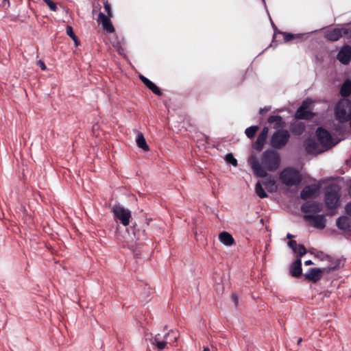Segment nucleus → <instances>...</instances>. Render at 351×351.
Returning <instances> with one entry per match:
<instances>
[{
  "label": "nucleus",
  "mask_w": 351,
  "mask_h": 351,
  "mask_svg": "<svg viewBox=\"0 0 351 351\" xmlns=\"http://www.w3.org/2000/svg\"><path fill=\"white\" fill-rule=\"evenodd\" d=\"M66 32L75 42L77 43V38L73 32V28L70 25H67L66 28Z\"/></svg>",
  "instance_id": "obj_36"
},
{
  "label": "nucleus",
  "mask_w": 351,
  "mask_h": 351,
  "mask_svg": "<svg viewBox=\"0 0 351 351\" xmlns=\"http://www.w3.org/2000/svg\"><path fill=\"white\" fill-rule=\"evenodd\" d=\"M266 139H267V137L258 134L256 141L254 142V143L252 145L253 149L258 152H261L264 147Z\"/></svg>",
  "instance_id": "obj_25"
},
{
  "label": "nucleus",
  "mask_w": 351,
  "mask_h": 351,
  "mask_svg": "<svg viewBox=\"0 0 351 351\" xmlns=\"http://www.w3.org/2000/svg\"><path fill=\"white\" fill-rule=\"evenodd\" d=\"M178 337V331L171 330L168 332L165 336V339L168 341V343H175Z\"/></svg>",
  "instance_id": "obj_27"
},
{
  "label": "nucleus",
  "mask_w": 351,
  "mask_h": 351,
  "mask_svg": "<svg viewBox=\"0 0 351 351\" xmlns=\"http://www.w3.org/2000/svg\"><path fill=\"white\" fill-rule=\"evenodd\" d=\"M267 122L270 124L274 123L273 128L276 130L284 129L286 125L282 117L279 115L269 116L267 119Z\"/></svg>",
  "instance_id": "obj_16"
},
{
  "label": "nucleus",
  "mask_w": 351,
  "mask_h": 351,
  "mask_svg": "<svg viewBox=\"0 0 351 351\" xmlns=\"http://www.w3.org/2000/svg\"><path fill=\"white\" fill-rule=\"evenodd\" d=\"M123 51V49H119V53H120V54H122V51Z\"/></svg>",
  "instance_id": "obj_51"
},
{
  "label": "nucleus",
  "mask_w": 351,
  "mask_h": 351,
  "mask_svg": "<svg viewBox=\"0 0 351 351\" xmlns=\"http://www.w3.org/2000/svg\"><path fill=\"white\" fill-rule=\"evenodd\" d=\"M306 129V125L303 122L295 121L291 123L290 131L291 133L296 136H300L303 134Z\"/></svg>",
  "instance_id": "obj_20"
},
{
  "label": "nucleus",
  "mask_w": 351,
  "mask_h": 351,
  "mask_svg": "<svg viewBox=\"0 0 351 351\" xmlns=\"http://www.w3.org/2000/svg\"><path fill=\"white\" fill-rule=\"evenodd\" d=\"M341 264V260L335 261V265L327 266L323 268H311L308 273L305 274L304 276L308 281L314 283L318 282L322 277L324 273H330L332 271L336 270L339 268Z\"/></svg>",
  "instance_id": "obj_4"
},
{
  "label": "nucleus",
  "mask_w": 351,
  "mask_h": 351,
  "mask_svg": "<svg viewBox=\"0 0 351 351\" xmlns=\"http://www.w3.org/2000/svg\"><path fill=\"white\" fill-rule=\"evenodd\" d=\"M339 199V189L337 186H329L326 189L324 202L328 210H335L337 208Z\"/></svg>",
  "instance_id": "obj_6"
},
{
  "label": "nucleus",
  "mask_w": 351,
  "mask_h": 351,
  "mask_svg": "<svg viewBox=\"0 0 351 351\" xmlns=\"http://www.w3.org/2000/svg\"><path fill=\"white\" fill-rule=\"evenodd\" d=\"M112 211L114 213V218L116 221H119L124 226L129 225L132 217L130 210L120 205H114Z\"/></svg>",
  "instance_id": "obj_7"
},
{
  "label": "nucleus",
  "mask_w": 351,
  "mask_h": 351,
  "mask_svg": "<svg viewBox=\"0 0 351 351\" xmlns=\"http://www.w3.org/2000/svg\"><path fill=\"white\" fill-rule=\"evenodd\" d=\"M140 79L143 82V84L154 94H156L158 96H161L162 95V93L160 90V88L148 78H147L143 75H141Z\"/></svg>",
  "instance_id": "obj_18"
},
{
  "label": "nucleus",
  "mask_w": 351,
  "mask_h": 351,
  "mask_svg": "<svg viewBox=\"0 0 351 351\" xmlns=\"http://www.w3.org/2000/svg\"><path fill=\"white\" fill-rule=\"evenodd\" d=\"M203 351H210V349L208 348H204Z\"/></svg>",
  "instance_id": "obj_50"
},
{
  "label": "nucleus",
  "mask_w": 351,
  "mask_h": 351,
  "mask_svg": "<svg viewBox=\"0 0 351 351\" xmlns=\"http://www.w3.org/2000/svg\"><path fill=\"white\" fill-rule=\"evenodd\" d=\"M298 245L299 244H297V242L295 240H290L288 242V245L293 250V251L297 247Z\"/></svg>",
  "instance_id": "obj_38"
},
{
  "label": "nucleus",
  "mask_w": 351,
  "mask_h": 351,
  "mask_svg": "<svg viewBox=\"0 0 351 351\" xmlns=\"http://www.w3.org/2000/svg\"><path fill=\"white\" fill-rule=\"evenodd\" d=\"M150 343L158 350L162 351L166 348L168 341L165 338L162 339L161 335L158 334L150 339Z\"/></svg>",
  "instance_id": "obj_15"
},
{
  "label": "nucleus",
  "mask_w": 351,
  "mask_h": 351,
  "mask_svg": "<svg viewBox=\"0 0 351 351\" xmlns=\"http://www.w3.org/2000/svg\"><path fill=\"white\" fill-rule=\"evenodd\" d=\"M350 121V128H351V118L349 119Z\"/></svg>",
  "instance_id": "obj_53"
},
{
  "label": "nucleus",
  "mask_w": 351,
  "mask_h": 351,
  "mask_svg": "<svg viewBox=\"0 0 351 351\" xmlns=\"http://www.w3.org/2000/svg\"><path fill=\"white\" fill-rule=\"evenodd\" d=\"M338 259H334L332 258V261H328L329 263V265L328 266H330V265H335V261H337Z\"/></svg>",
  "instance_id": "obj_44"
},
{
  "label": "nucleus",
  "mask_w": 351,
  "mask_h": 351,
  "mask_svg": "<svg viewBox=\"0 0 351 351\" xmlns=\"http://www.w3.org/2000/svg\"><path fill=\"white\" fill-rule=\"evenodd\" d=\"M308 106L304 102L297 110L295 117L297 119H311L314 117V114L307 110Z\"/></svg>",
  "instance_id": "obj_12"
},
{
  "label": "nucleus",
  "mask_w": 351,
  "mask_h": 351,
  "mask_svg": "<svg viewBox=\"0 0 351 351\" xmlns=\"http://www.w3.org/2000/svg\"><path fill=\"white\" fill-rule=\"evenodd\" d=\"M258 129L259 128L257 125L250 126L245 130V133L249 138L252 139L255 136Z\"/></svg>",
  "instance_id": "obj_31"
},
{
  "label": "nucleus",
  "mask_w": 351,
  "mask_h": 351,
  "mask_svg": "<svg viewBox=\"0 0 351 351\" xmlns=\"http://www.w3.org/2000/svg\"><path fill=\"white\" fill-rule=\"evenodd\" d=\"M104 10L107 14L99 11L97 18L98 25H101L102 28L107 33L110 32V4L108 1L104 3Z\"/></svg>",
  "instance_id": "obj_9"
},
{
  "label": "nucleus",
  "mask_w": 351,
  "mask_h": 351,
  "mask_svg": "<svg viewBox=\"0 0 351 351\" xmlns=\"http://www.w3.org/2000/svg\"><path fill=\"white\" fill-rule=\"evenodd\" d=\"M324 37L326 40L332 42L337 41L342 37L341 29L337 27L327 30L324 34Z\"/></svg>",
  "instance_id": "obj_17"
},
{
  "label": "nucleus",
  "mask_w": 351,
  "mask_h": 351,
  "mask_svg": "<svg viewBox=\"0 0 351 351\" xmlns=\"http://www.w3.org/2000/svg\"><path fill=\"white\" fill-rule=\"evenodd\" d=\"M302 338L300 337L298 339V341H297V345L299 346L300 345V343H302Z\"/></svg>",
  "instance_id": "obj_46"
},
{
  "label": "nucleus",
  "mask_w": 351,
  "mask_h": 351,
  "mask_svg": "<svg viewBox=\"0 0 351 351\" xmlns=\"http://www.w3.org/2000/svg\"><path fill=\"white\" fill-rule=\"evenodd\" d=\"M219 239L223 244L228 246L232 245L234 241L232 236L227 232H221L219 235Z\"/></svg>",
  "instance_id": "obj_22"
},
{
  "label": "nucleus",
  "mask_w": 351,
  "mask_h": 351,
  "mask_svg": "<svg viewBox=\"0 0 351 351\" xmlns=\"http://www.w3.org/2000/svg\"><path fill=\"white\" fill-rule=\"evenodd\" d=\"M38 64L40 66V69L43 70V71H45L46 70L47 67L45 64V63L42 61V60H39L38 62Z\"/></svg>",
  "instance_id": "obj_43"
},
{
  "label": "nucleus",
  "mask_w": 351,
  "mask_h": 351,
  "mask_svg": "<svg viewBox=\"0 0 351 351\" xmlns=\"http://www.w3.org/2000/svg\"><path fill=\"white\" fill-rule=\"evenodd\" d=\"M290 134L285 129L276 130L271 136L270 145L276 149L283 148L289 142Z\"/></svg>",
  "instance_id": "obj_5"
},
{
  "label": "nucleus",
  "mask_w": 351,
  "mask_h": 351,
  "mask_svg": "<svg viewBox=\"0 0 351 351\" xmlns=\"http://www.w3.org/2000/svg\"><path fill=\"white\" fill-rule=\"evenodd\" d=\"M340 94L344 97L343 99H346L351 95V80H346L343 84H342L340 88Z\"/></svg>",
  "instance_id": "obj_23"
},
{
  "label": "nucleus",
  "mask_w": 351,
  "mask_h": 351,
  "mask_svg": "<svg viewBox=\"0 0 351 351\" xmlns=\"http://www.w3.org/2000/svg\"><path fill=\"white\" fill-rule=\"evenodd\" d=\"M337 59L343 64H348L351 60V47L349 46L343 47L338 53Z\"/></svg>",
  "instance_id": "obj_14"
},
{
  "label": "nucleus",
  "mask_w": 351,
  "mask_h": 351,
  "mask_svg": "<svg viewBox=\"0 0 351 351\" xmlns=\"http://www.w3.org/2000/svg\"><path fill=\"white\" fill-rule=\"evenodd\" d=\"M346 211L348 215L351 216V202L346 204Z\"/></svg>",
  "instance_id": "obj_42"
},
{
  "label": "nucleus",
  "mask_w": 351,
  "mask_h": 351,
  "mask_svg": "<svg viewBox=\"0 0 351 351\" xmlns=\"http://www.w3.org/2000/svg\"><path fill=\"white\" fill-rule=\"evenodd\" d=\"M315 256L320 261H332V257L328 254H324L323 252L319 251L315 254Z\"/></svg>",
  "instance_id": "obj_33"
},
{
  "label": "nucleus",
  "mask_w": 351,
  "mask_h": 351,
  "mask_svg": "<svg viewBox=\"0 0 351 351\" xmlns=\"http://www.w3.org/2000/svg\"><path fill=\"white\" fill-rule=\"evenodd\" d=\"M337 226L343 230L351 231V219L347 216H341L337 220Z\"/></svg>",
  "instance_id": "obj_19"
},
{
  "label": "nucleus",
  "mask_w": 351,
  "mask_h": 351,
  "mask_svg": "<svg viewBox=\"0 0 351 351\" xmlns=\"http://www.w3.org/2000/svg\"><path fill=\"white\" fill-rule=\"evenodd\" d=\"M287 237L288 239H291V238H293V236L292 234H291L290 233H288V234H287Z\"/></svg>",
  "instance_id": "obj_47"
},
{
  "label": "nucleus",
  "mask_w": 351,
  "mask_h": 351,
  "mask_svg": "<svg viewBox=\"0 0 351 351\" xmlns=\"http://www.w3.org/2000/svg\"><path fill=\"white\" fill-rule=\"evenodd\" d=\"M336 119L340 123H345L351 118V101L348 99H341L335 109Z\"/></svg>",
  "instance_id": "obj_3"
},
{
  "label": "nucleus",
  "mask_w": 351,
  "mask_h": 351,
  "mask_svg": "<svg viewBox=\"0 0 351 351\" xmlns=\"http://www.w3.org/2000/svg\"><path fill=\"white\" fill-rule=\"evenodd\" d=\"M226 160L227 161V162L232 165L234 167L237 166V160L234 157L233 154L231 153L228 154L226 156Z\"/></svg>",
  "instance_id": "obj_35"
},
{
  "label": "nucleus",
  "mask_w": 351,
  "mask_h": 351,
  "mask_svg": "<svg viewBox=\"0 0 351 351\" xmlns=\"http://www.w3.org/2000/svg\"><path fill=\"white\" fill-rule=\"evenodd\" d=\"M49 8L51 11L56 12L58 8L56 3L51 0H43Z\"/></svg>",
  "instance_id": "obj_37"
},
{
  "label": "nucleus",
  "mask_w": 351,
  "mask_h": 351,
  "mask_svg": "<svg viewBox=\"0 0 351 351\" xmlns=\"http://www.w3.org/2000/svg\"><path fill=\"white\" fill-rule=\"evenodd\" d=\"M249 163L255 176L265 178L267 171L274 172L278 169L280 156L275 150L267 149L262 154L261 161L256 156H251Z\"/></svg>",
  "instance_id": "obj_1"
},
{
  "label": "nucleus",
  "mask_w": 351,
  "mask_h": 351,
  "mask_svg": "<svg viewBox=\"0 0 351 351\" xmlns=\"http://www.w3.org/2000/svg\"><path fill=\"white\" fill-rule=\"evenodd\" d=\"M316 206L317 204L315 202H306L302 206L301 210L305 213H310L315 210Z\"/></svg>",
  "instance_id": "obj_29"
},
{
  "label": "nucleus",
  "mask_w": 351,
  "mask_h": 351,
  "mask_svg": "<svg viewBox=\"0 0 351 351\" xmlns=\"http://www.w3.org/2000/svg\"><path fill=\"white\" fill-rule=\"evenodd\" d=\"M304 263H305L306 265H311L313 264V262L311 260L305 261Z\"/></svg>",
  "instance_id": "obj_45"
},
{
  "label": "nucleus",
  "mask_w": 351,
  "mask_h": 351,
  "mask_svg": "<svg viewBox=\"0 0 351 351\" xmlns=\"http://www.w3.org/2000/svg\"><path fill=\"white\" fill-rule=\"evenodd\" d=\"M293 252L298 254L299 256V258H300L302 256L306 254V247L302 245L299 244L295 249H294Z\"/></svg>",
  "instance_id": "obj_32"
},
{
  "label": "nucleus",
  "mask_w": 351,
  "mask_h": 351,
  "mask_svg": "<svg viewBox=\"0 0 351 351\" xmlns=\"http://www.w3.org/2000/svg\"><path fill=\"white\" fill-rule=\"evenodd\" d=\"M279 180L283 184L293 186L299 185L302 178L298 170L293 167H286L280 172Z\"/></svg>",
  "instance_id": "obj_2"
},
{
  "label": "nucleus",
  "mask_w": 351,
  "mask_h": 351,
  "mask_svg": "<svg viewBox=\"0 0 351 351\" xmlns=\"http://www.w3.org/2000/svg\"><path fill=\"white\" fill-rule=\"evenodd\" d=\"M279 34L282 35L283 36V39L285 42H290L294 39L299 38L300 37V34H293L291 33H286V32H278Z\"/></svg>",
  "instance_id": "obj_30"
},
{
  "label": "nucleus",
  "mask_w": 351,
  "mask_h": 351,
  "mask_svg": "<svg viewBox=\"0 0 351 351\" xmlns=\"http://www.w3.org/2000/svg\"><path fill=\"white\" fill-rule=\"evenodd\" d=\"M319 190V186L312 184L305 186L300 193V197L302 199H307L314 196Z\"/></svg>",
  "instance_id": "obj_13"
},
{
  "label": "nucleus",
  "mask_w": 351,
  "mask_h": 351,
  "mask_svg": "<svg viewBox=\"0 0 351 351\" xmlns=\"http://www.w3.org/2000/svg\"><path fill=\"white\" fill-rule=\"evenodd\" d=\"M231 298H232V300L233 301V302L234 303V305L237 306L238 302H239V298H238L237 295L236 293H233L231 295Z\"/></svg>",
  "instance_id": "obj_39"
},
{
  "label": "nucleus",
  "mask_w": 351,
  "mask_h": 351,
  "mask_svg": "<svg viewBox=\"0 0 351 351\" xmlns=\"http://www.w3.org/2000/svg\"><path fill=\"white\" fill-rule=\"evenodd\" d=\"M342 37L346 38H351V27H341Z\"/></svg>",
  "instance_id": "obj_34"
},
{
  "label": "nucleus",
  "mask_w": 351,
  "mask_h": 351,
  "mask_svg": "<svg viewBox=\"0 0 351 351\" xmlns=\"http://www.w3.org/2000/svg\"><path fill=\"white\" fill-rule=\"evenodd\" d=\"M136 144L139 148H141L143 151H148L149 146L147 145L145 138L141 132H138L136 136Z\"/></svg>",
  "instance_id": "obj_24"
},
{
  "label": "nucleus",
  "mask_w": 351,
  "mask_h": 351,
  "mask_svg": "<svg viewBox=\"0 0 351 351\" xmlns=\"http://www.w3.org/2000/svg\"><path fill=\"white\" fill-rule=\"evenodd\" d=\"M268 132H269L268 128L267 127H264L259 134L261 135V136H264L265 137H267Z\"/></svg>",
  "instance_id": "obj_40"
},
{
  "label": "nucleus",
  "mask_w": 351,
  "mask_h": 351,
  "mask_svg": "<svg viewBox=\"0 0 351 351\" xmlns=\"http://www.w3.org/2000/svg\"><path fill=\"white\" fill-rule=\"evenodd\" d=\"M316 134L321 147L327 150L332 147V138L330 132L326 129L319 127L317 129Z\"/></svg>",
  "instance_id": "obj_8"
},
{
  "label": "nucleus",
  "mask_w": 351,
  "mask_h": 351,
  "mask_svg": "<svg viewBox=\"0 0 351 351\" xmlns=\"http://www.w3.org/2000/svg\"><path fill=\"white\" fill-rule=\"evenodd\" d=\"M255 192L260 198H265L267 197V193L265 191L260 182L255 185Z\"/></svg>",
  "instance_id": "obj_28"
},
{
  "label": "nucleus",
  "mask_w": 351,
  "mask_h": 351,
  "mask_svg": "<svg viewBox=\"0 0 351 351\" xmlns=\"http://www.w3.org/2000/svg\"><path fill=\"white\" fill-rule=\"evenodd\" d=\"M348 193H349L350 196L351 197V185L349 187Z\"/></svg>",
  "instance_id": "obj_49"
},
{
  "label": "nucleus",
  "mask_w": 351,
  "mask_h": 351,
  "mask_svg": "<svg viewBox=\"0 0 351 351\" xmlns=\"http://www.w3.org/2000/svg\"><path fill=\"white\" fill-rule=\"evenodd\" d=\"M264 184L269 192H275L277 190L276 181L273 178H269L264 182Z\"/></svg>",
  "instance_id": "obj_26"
},
{
  "label": "nucleus",
  "mask_w": 351,
  "mask_h": 351,
  "mask_svg": "<svg viewBox=\"0 0 351 351\" xmlns=\"http://www.w3.org/2000/svg\"><path fill=\"white\" fill-rule=\"evenodd\" d=\"M319 143H318L313 139H308L304 143L305 146V150L308 154H319L322 153L324 151H326L324 149V148L322 147H320Z\"/></svg>",
  "instance_id": "obj_11"
},
{
  "label": "nucleus",
  "mask_w": 351,
  "mask_h": 351,
  "mask_svg": "<svg viewBox=\"0 0 351 351\" xmlns=\"http://www.w3.org/2000/svg\"><path fill=\"white\" fill-rule=\"evenodd\" d=\"M97 12V11L94 9L93 11V14H95Z\"/></svg>",
  "instance_id": "obj_52"
},
{
  "label": "nucleus",
  "mask_w": 351,
  "mask_h": 351,
  "mask_svg": "<svg viewBox=\"0 0 351 351\" xmlns=\"http://www.w3.org/2000/svg\"><path fill=\"white\" fill-rule=\"evenodd\" d=\"M302 261L300 258L295 260L291 265L290 273L292 276L298 278L302 275Z\"/></svg>",
  "instance_id": "obj_21"
},
{
  "label": "nucleus",
  "mask_w": 351,
  "mask_h": 351,
  "mask_svg": "<svg viewBox=\"0 0 351 351\" xmlns=\"http://www.w3.org/2000/svg\"><path fill=\"white\" fill-rule=\"evenodd\" d=\"M304 219L308 221H311L313 226L316 228L322 230L326 226V219L323 215H306Z\"/></svg>",
  "instance_id": "obj_10"
},
{
  "label": "nucleus",
  "mask_w": 351,
  "mask_h": 351,
  "mask_svg": "<svg viewBox=\"0 0 351 351\" xmlns=\"http://www.w3.org/2000/svg\"><path fill=\"white\" fill-rule=\"evenodd\" d=\"M271 110V106H265L259 110V114H263L264 113L269 111Z\"/></svg>",
  "instance_id": "obj_41"
},
{
  "label": "nucleus",
  "mask_w": 351,
  "mask_h": 351,
  "mask_svg": "<svg viewBox=\"0 0 351 351\" xmlns=\"http://www.w3.org/2000/svg\"><path fill=\"white\" fill-rule=\"evenodd\" d=\"M114 32V27H113L112 24L111 23V33Z\"/></svg>",
  "instance_id": "obj_48"
}]
</instances>
